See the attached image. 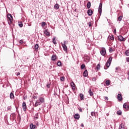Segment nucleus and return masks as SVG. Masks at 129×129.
Here are the masks:
<instances>
[{"instance_id": "nucleus-1", "label": "nucleus", "mask_w": 129, "mask_h": 129, "mask_svg": "<svg viewBox=\"0 0 129 129\" xmlns=\"http://www.w3.org/2000/svg\"><path fill=\"white\" fill-rule=\"evenodd\" d=\"M45 101V99L42 97L39 98V101H37L35 104V106H38V105H41L43 102Z\"/></svg>"}, {"instance_id": "nucleus-2", "label": "nucleus", "mask_w": 129, "mask_h": 129, "mask_svg": "<svg viewBox=\"0 0 129 129\" xmlns=\"http://www.w3.org/2000/svg\"><path fill=\"white\" fill-rule=\"evenodd\" d=\"M13 16H12V15L8 14L7 15V21L8 22V24L9 26H11L12 25V23H13Z\"/></svg>"}, {"instance_id": "nucleus-3", "label": "nucleus", "mask_w": 129, "mask_h": 129, "mask_svg": "<svg viewBox=\"0 0 129 129\" xmlns=\"http://www.w3.org/2000/svg\"><path fill=\"white\" fill-rule=\"evenodd\" d=\"M111 61H112V58L111 57H110L107 62L106 63L105 66L107 67L106 68H105V67H104V69H107L110 66V64H111Z\"/></svg>"}, {"instance_id": "nucleus-4", "label": "nucleus", "mask_w": 129, "mask_h": 129, "mask_svg": "<svg viewBox=\"0 0 129 129\" xmlns=\"http://www.w3.org/2000/svg\"><path fill=\"white\" fill-rule=\"evenodd\" d=\"M100 54L102 56H105V54H106V49H105V48L102 47L100 50Z\"/></svg>"}, {"instance_id": "nucleus-5", "label": "nucleus", "mask_w": 129, "mask_h": 129, "mask_svg": "<svg viewBox=\"0 0 129 129\" xmlns=\"http://www.w3.org/2000/svg\"><path fill=\"white\" fill-rule=\"evenodd\" d=\"M118 39L119 42H125L126 38H123L121 35H119L118 36Z\"/></svg>"}, {"instance_id": "nucleus-6", "label": "nucleus", "mask_w": 129, "mask_h": 129, "mask_svg": "<svg viewBox=\"0 0 129 129\" xmlns=\"http://www.w3.org/2000/svg\"><path fill=\"white\" fill-rule=\"evenodd\" d=\"M98 12L100 13V15H101V13H102V3H101L99 4Z\"/></svg>"}, {"instance_id": "nucleus-7", "label": "nucleus", "mask_w": 129, "mask_h": 129, "mask_svg": "<svg viewBox=\"0 0 129 129\" xmlns=\"http://www.w3.org/2000/svg\"><path fill=\"white\" fill-rule=\"evenodd\" d=\"M22 108L24 111H26L27 110V104L25 102H23V103H22Z\"/></svg>"}, {"instance_id": "nucleus-8", "label": "nucleus", "mask_w": 129, "mask_h": 129, "mask_svg": "<svg viewBox=\"0 0 129 129\" xmlns=\"http://www.w3.org/2000/svg\"><path fill=\"white\" fill-rule=\"evenodd\" d=\"M117 99L118 100H119V101H121V100H122V96H121V94H118Z\"/></svg>"}, {"instance_id": "nucleus-9", "label": "nucleus", "mask_w": 129, "mask_h": 129, "mask_svg": "<svg viewBox=\"0 0 129 129\" xmlns=\"http://www.w3.org/2000/svg\"><path fill=\"white\" fill-rule=\"evenodd\" d=\"M87 14L88 16H92V14H93V11H92L91 10L89 9L87 11Z\"/></svg>"}, {"instance_id": "nucleus-10", "label": "nucleus", "mask_w": 129, "mask_h": 129, "mask_svg": "<svg viewBox=\"0 0 129 129\" xmlns=\"http://www.w3.org/2000/svg\"><path fill=\"white\" fill-rule=\"evenodd\" d=\"M44 35H45V36H50V32L48 31L47 29L45 30L44 31Z\"/></svg>"}, {"instance_id": "nucleus-11", "label": "nucleus", "mask_w": 129, "mask_h": 129, "mask_svg": "<svg viewBox=\"0 0 129 129\" xmlns=\"http://www.w3.org/2000/svg\"><path fill=\"white\" fill-rule=\"evenodd\" d=\"M56 59H57V56L55 54H53L51 56V60L52 61H55Z\"/></svg>"}, {"instance_id": "nucleus-12", "label": "nucleus", "mask_w": 129, "mask_h": 129, "mask_svg": "<svg viewBox=\"0 0 129 129\" xmlns=\"http://www.w3.org/2000/svg\"><path fill=\"white\" fill-rule=\"evenodd\" d=\"M74 118H75V119H78L79 118H80V115H79L78 113L76 114L74 116Z\"/></svg>"}, {"instance_id": "nucleus-13", "label": "nucleus", "mask_w": 129, "mask_h": 129, "mask_svg": "<svg viewBox=\"0 0 129 129\" xmlns=\"http://www.w3.org/2000/svg\"><path fill=\"white\" fill-rule=\"evenodd\" d=\"M62 45V47L63 49V50L65 51V52H67V46H66V45L65 44H61Z\"/></svg>"}, {"instance_id": "nucleus-14", "label": "nucleus", "mask_w": 129, "mask_h": 129, "mask_svg": "<svg viewBox=\"0 0 129 129\" xmlns=\"http://www.w3.org/2000/svg\"><path fill=\"white\" fill-rule=\"evenodd\" d=\"M83 76H84V77H87V76H88V73L87 72V70H85L84 73H83Z\"/></svg>"}, {"instance_id": "nucleus-15", "label": "nucleus", "mask_w": 129, "mask_h": 129, "mask_svg": "<svg viewBox=\"0 0 129 129\" xmlns=\"http://www.w3.org/2000/svg\"><path fill=\"white\" fill-rule=\"evenodd\" d=\"M10 99H14V98H15V95H14V93L11 92L10 94Z\"/></svg>"}, {"instance_id": "nucleus-16", "label": "nucleus", "mask_w": 129, "mask_h": 129, "mask_svg": "<svg viewBox=\"0 0 129 129\" xmlns=\"http://www.w3.org/2000/svg\"><path fill=\"white\" fill-rule=\"evenodd\" d=\"M123 108H125V109H128L129 106L128 105H127L126 103H124L123 105Z\"/></svg>"}, {"instance_id": "nucleus-17", "label": "nucleus", "mask_w": 129, "mask_h": 129, "mask_svg": "<svg viewBox=\"0 0 129 129\" xmlns=\"http://www.w3.org/2000/svg\"><path fill=\"white\" fill-rule=\"evenodd\" d=\"M71 85L72 87L73 90H75V84H74V83H73V82H72L71 83Z\"/></svg>"}, {"instance_id": "nucleus-18", "label": "nucleus", "mask_w": 129, "mask_h": 129, "mask_svg": "<svg viewBox=\"0 0 129 129\" xmlns=\"http://www.w3.org/2000/svg\"><path fill=\"white\" fill-rule=\"evenodd\" d=\"M79 96L81 98V100H84V95H83L82 93L80 94Z\"/></svg>"}, {"instance_id": "nucleus-19", "label": "nucleus", "mask_w": 129, "mask_h": 129, "mask_svg": "<svg viewBox=\"0 0 129 129\" xmlns=\"http://www.w3.org/2000/svg\"><path fill=\"white\" fill-rule=\"evenodd\" d=\"M30 127L31 129H35L36 128V125L33 124V123L30 124Z\"/></svg>"}, {"instance_id": "nucleus-20", "label": "nucleus", "mask_w": 129, "mask_h": 129, "mask_svg": "<svg viewBox=\"0 0 129 129\" xmlns=\"http://www.w3.org/2000/svg\"><path fill=\"white\" fill-rule=\"evenodd\" d=\"M91 7V3H90V2H89L87 4V7L88 9H90Z\"/></svg>"}, {"instance_id": "nucleus-21", "label": "nucleus", "mask_w": 129, "mask_h": 129, "mask_svg": "<svg viewBox=\"0 0 129 129\" xmlns=\"http://www.w3.org/2000/svg\"><path fill=\"white\" fill-rule=\"evenodd\" d=\"M89 94H90V96H92L93 95V92H92V91H91V89H90L89 91Z\"/></svg>"}, {"instance_id": "nucleus-22", "label": "nucleus", "mask_w": 129, "mask_h": 129, "mask_svg": "<svg viewBox=\"0 0 129 129\" xmlns=\"http://www.w3.org/2000/svg\"><path fill=\"white\" fill-rule=\"evenodd\" d=\"M54 9H56V10H58L59 9V4H56L54 6Z\"/></svg>"}, {"instance_id": "nucleus-23", "label": "nucleus", "mask_w": 129, "mask_h": 129, "mask_svg": "<svg viewBox=\"0 0 129 129\" xmlns=\"http://www.w3.org/2000/svg\"><path fill=\"white\" fill-rule=\"evenodd\" d=\"M109 40H111V41H113V40H114V37H113V36L111 35L109 37Z\"/></svg>"}, {"instance_id": "nucleus-24", "label": "nucleus", "mask_w": 129, "mask_h": 129, "mask_svg": "<svg viewBox=\"0 0 129 129\" xmlns=\"http://www.w3.org/2000/svg\"><path fill=\"white\" fill-rule=\"evenodd\" d=\"M18 25L20 28H22L23 27V23L22 22H18Z\"/></svg>"}, {"instance_id": "nucleus-25", "label": "nucleus", "mask_w": 129, "mask_h": 129, "mask_svg": "<svg viewBox=\"0 0 129 129\" xmlns=\"http://www.w3.org/2000/svg\"><path fill=\"white\" fill-rule=\"evenodd\" d=\"M122 16H120L119 17H118V20L119 22L122 20Z\"/></svg>"}, {"instance_id": "nucleus-26", "label": "nucleus", "mask_w": 129, "mask_h": 129, "mask_svg": "<svg viewBox=\"0 0 129 129\" xmlns=\"http://www.w3.org/2000/svg\"><path fill=\"white\" fill-rule=\"evenodd\" d=\"M34 48L35 50H38V49L39 48V45H38V44H35Z\"/></svg>"}, {"instance_id": "nucleus-27", "label": "nucleus", "mask_w": 129, "mask_h": 129, "mask_svg": "<svg viewBox=\"0 0 129 129\" xmlns=\"http://www.w3.org/2000/svg\"><path fill=\"white\" fill-rule=\"evenodd\" d=\"M67 44H68V41H64L63 43L61 42V45H67Z\"/></svg>"}, {"instance_id": "nucleus-28", "label": "nucleus", "mask_w": 129, "mask_h": 129, "mask_svg": "<svg viewBox=\"0 0 129 129\" xmlns=\"http://www.w3.org/2000/svg\"><path fill=\"white\" fill-rule=\"evenodd\" d=\"M125 55H126V56H129V50H126L125 52Z\"/></svg>"}, {"instance_id": "nucleus-29", "label": "nucleus", "mask_w": 129, "mask_h": 129, "mask_svg": "<svg viewBox=\"0 0 129 129\" xmlns=\"http://www.w3.org/2000/svg\"><path fill=\"white\" fill-rule=\"evenodd\" d=\"M118 129H124V127L123 125H122V124H121L119 126Z\"/></svg>"}, {"instance_id": "nucleus-30", "label": "nucleus", "mask_w": 129, "mask_h": 129, "mask_svg": "<svg viewBox=\"0 0 129 129\" xmlns=\"http://www.w3.org/2000/svg\"><path fill=\"white\" fill-rule=\"evenodd\" d=\"M121 113H122V112H121V111H120V110L117 111V114L118 115H121Z\"/></svg>"}, {"instance_id": "nucleus-31", "label": "nucleus", "mask_w": 129, "mask_h": 129, "mask_svg": "<svg viewBox=\"0 0 129 129\" xmlns=\"http://www.w3.org/2000/svg\"><path fill=\"white\" fill-rule=\"evenodd\" d=\"M96 69H97V70H99V69H100V64H98L97 65Z\"/></svg>"}, {"instance_id": "nucleus-32", "label": "nucleus", "mask_w": 129, "mask_h": 129, "mask_svg": "<svg viewBox=\"0 0 129 129\" xmlns=\"http://www.w3.org/2000/svg\"><path fill=\"white\" fill-rule=\"evenodd\" d=\"M52 42L54 44V45H56V44H57V42L55 40V37H54L53 39H52Z\"/></svg>"}, {"instance_id": "nucleus-33", "label": "nucleus", "mask_w": 129, "mask_h": 129, "mask_svg": "<svg viewBox=\"0 0 129 129\" xmlns=\"http://www.w3.org/2000/svg\"><path fill=\"white\" fill-rule=\"evenodd\" d=\"M106 85H109L110 84V82L109 80H107L105 82Z\"/></svg>"}, {"instance_id": "nucleus-34", "label": "nucleus", "mask_w": 129, "mask_h": 129, "mask_svg": "<svg viewBox=\"0 0 129 129\" xmlns=\"http://www.w3.org/2000/svg\"><path fill=\"white\" fill-rule=\"evenodd\" d=\"M45 26H46V22H42L41 27H45Z\"/></svg>"}, {"instance_id": "nucleus-35", "label": "nucleus", "mask_w": 129, "mask_h": 129, "mask_svg": "<svg viewBox=\"0 0 129 129\" xmlns=\"http://www.w3.org/2000/svg\"><path fill=\"white\" fill-rule=\"evenodd\" d=\"M81 69H84V68H85V64H82L81 66Z\"/></svg>"}, {"instance_id": "nucleus-36", "label": "nucleus", "mask_w": 129, "mask_h": 129, "mask_svg": "<svg viewBox=\"0 0 129 129\" xmlns=\"http://www.w3.org/2000/svg\"><path fill=\"white\" fill-rule=\"evenodd\" d=\"M61 61H58L57 62V66H61Z\"/></svg>"}, {"instance_id": "nucleus-37", "label": "nucleus", "mask_w": 129, "mask_h": 129, "mask_svg": "<svg viewBox=\"0 0 129 129\" xmlns=\"http://www.w3.org/2000/svg\"><path fill=\"white\" fill-rule=\"evenodd\" d=\"M64 80H65V77H60V81H64Z\"/></svg>"}, {"instance_id": "nucleus-38", "label": "nucleus", "mask_w": 129, "mask_h": 129, "mask_svg": "<svg viewBox=\"0 0 129 129\" xmlns=\"http://www.w3.org/2000/svg\"><path fill=\"white\" fill-rule=\"evenodd\" d=\"M109 52L110 53H112V52H113V49H112V48L111 47L109 48Z\"/></svg>"}, {"instance_id": "nucleus-39", "label": "nucleus", "mask_w": 129, "mask_h": 129, "mask_svg": "<svg viewBox=\"0 0 129 129\" xmlns=\"http://www.w3.org/2000/svg\"><path fill=\"white\" fill-rule=\"evenodd\" d=\"M91 115L92 116H95V112H91Z\"/></svg>"}, {"instance_id": "nucleus-40", "label": "nucleus", "mask_w": 129, "mask_h": 129, "mask_svg": "<svg viewBox=\"0 0 129 129\" xmlns=\"http://www.w3.org/2000/svg\"><path fill=\"white\" fill-rule=\"evenodd\" d=\"M88 25L89 27H91V22H89L88 23Z\"/></svg>"}, {"instance_id": "nucleus-41", "label": "nucleus", "mask_w": 129, "mask_h": 129, "mask_svg": "<svg viewBox=\"0 0 129 129\" xmlns=\"http://www.w3.org/2000/svg\"><path fill=\"white\" fill-rule=\"evenodd\" d=\"M23 43H24V41H23V40H20V44H23Z\"/></svg>"}, {"instance_id": "nucleus-42", "label": "nucleus", "mask_w": 129, "mask_h": 129, "mask_svg": "<svg viewBox=\"0 0 129 129\" xmlns=\"http://www.w3.org/2000/svg\"><path fill=\"white\" fill-rule=\"evenodd\" d=\"M92 81H96V78H92Z\"/></svg>"}, {"instance_id": "nucleus-43", "label": "nucleus", "mask_w": 129, "mask_h": 129, "mask_svg": "<svg viewBox=\"0 0 129 129\" xmlns=\"http://www.w3.org/2000/svg\"><path fill=\"white\" fill-rule=\"evenodd\" d=\"M11 108H12V107H7L8 110H11Z\"/></svg>"}, {"instance_id": "nucleus-44", "label": "nucleus", "mask_w": 129, "mask_h": 129, "mask_svg": "<svg viewBox=\"0 0 129 129\" xmlns=\"http://www.w3.org/2000/svg\"><path fill=\"white\" fill-rule=\"evenodd\" d=\"M113 33H114V34H116V29H115L114 30Z\"/></svg>"}, {"instance_id": "nucleus-45", "label": "nucleus", "mask_w": 129, "mask_h": 129, "mask_svg": "<svg viewBox=\"0 0 129 129\" xmlns=\"http://www.w3.org/2000/svg\"><path fill=\"white\" fill-rule=\"evenodd\" d=\"M126 60L127 61V62H129V57L126 58Z\"/></svg>"}, {"instance_id": "nucleus-46", "label": "nucleus", "mask_w": 129, "mask_h": 129, "mask_svg": "<svg viewBox=\"0 0 129 129\" xmlns=\"http://www.w3.org/2000/svg\"><path fill=\"white\" fill-rule=\"evenodd\" d=\"M105 100H108V97H105Z\"/></svg>"}, {"instance_id": "nucleus-47", "label": "nucleus", "mask_w": 129, "mask_h": 129, "mask_svg": "<svg viewBox=\"0 0 129 129\" xmlns=\"http://www.w3.org/2000/svg\"><path fill=\"white\" fill-rule=\"evenodd\" d=\"M35 118H36V119L38 118V115L37 114L35 115Z\"/></svg>"}, {"instance_id": "nucleus-48", "label": "nucleus", "mask_w": 129, "mask_h": 129, "mask_svg": "<svg viewBox=\"0 0 129 129\" xmlns=\"http://www.w3.org/2000/svg\"><path fill=\"white\" fill-rule=\"evenodd\" d=\"M20 74H21L18 72V73H17V75H17V76H19V75H20Z\"/></svg>"}, {"instance_id": "nucleus-49", "label": "nucleus", "mask_w": 129, "mask_h": 129, "mask_svg": "<svg viewBox=\"0 0 129 129\" xmlns=\"http://www.w3.org/2000/svg\"><path fill=\"white\" fill-rule=\"evenodd\" d=\"M81 126H82V127H84V125L83 124V123H82L81 124Z\"/></svg>"}, {"instance_id": "nucleus-50", "label": "nucleus", "mask_w": 129, "mask_h": 129, "mask_svg": "<svg viewBox=\"0 0 129 129\" xmlns=\"http://www.w3.org/2000/svg\"><path fill=\"white\" fill-rule=\"evenodd\" d=\"M79 111H80V112H82V109H79Z\"/></svg>"}, {"instance_id": "nucleus-51", "label": "nucleus", "mask_w": 129, "mask_h": 129, "mask_svg": "<svg viewBox=\"0 0 129 129\" xmlns=\"http://www.w3.org/2000/svg\"><path fill=\"white\" fill-rule=\"evenodd\" d=\"M118 69H119V67H117V68H115L116 70H117Z\"/></svg>"}, {"instance_id": "nucleus-52", "label": "nucleus", "mask_w": 129, "mask_h": 129, "mask_svg": "<svg viewBox=\"0 0 129 129\" xmlns=\"http://www.w3.org/2000/svg\"><path fill=\"white\" fill-rule=\"evenodd\" d=\"M127 75L128 76V80H129V72L127 73Z\"/></svg>"}, {"instance_id": "nucleus-53", "label": "nucleus", "mask_w": 129, "mask_h": 129, "mask_svg": "<svg viewBox=\"0 0 129 129\" xmlns=\"http://www.w3.org/2000/svg\"><path fill=\"white\" fill-rule=\"evenodd\" d=\"M34 98H36V99H37V96H34Z\"/></svg>"}, {"instance_id": "nucleus-54", "label": "nucleus", "mask_w": 129, "mask_h": 129, "mask_svg": "<svg viewBox=\"0 0 129 129\" xmlns=\"http://www.w3.org/2000/svg\"><path fill=\"white\" fill-rule=\"evenodd\" d=\"M47 87H49V85H47Z\"/></svg>"}]
</instances>
